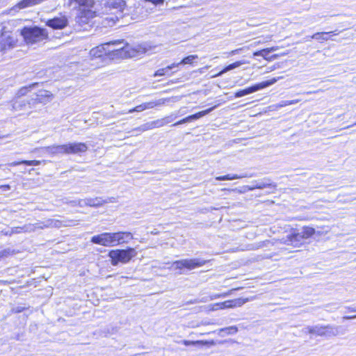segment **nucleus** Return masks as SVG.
Instances as JSON below:
<instances>
[{"mask_svg":"<svg viewBox=\"0 0 356 356\" xmlns=\"http://www.w3.org/2000/svg\"><path fill=\"white\" fill-rule=\"evenodd\" d=\"M78 220H60L54 218H49L42 222L26 224L22 227H15L11 228V234L30 233L37 229H42L49 227L60 228L61 227L74 226L78 225Z\"/></svg>","mask_w":356,"mask_h":356,"instance_id":"obj_1","label":"nucleus"},{"mask_svg":"<svg viewBox=\"0 0 356 356\" xmlns=\"http://www.w3.org/2000/svg\"><path fill=\"white\" fill-rule=\"evenodd\" d=\"M137 252L134 248H128L125 250H113L108 253V257L111 259V264L116 266L119 262L128 263L133 257H136Z\"/></svg>","mask_w":356,"mask_h":356,"instance_id":"obj_2","label":"nucleus"},{"mask_svg":"<svg viewBox=\"0 0 356 356\" xmlns=\"http://www.w3.org/2000/svg\"><path fill=\"white\" fill-rule=\"evenodd\" d=\"M25 41L27 43H35L44 40L47 35L44 29H40L37 26L34 27H25L22 31Z\"/></svg>","mask_w":356,"mask_h":356,"instance_id":"obj_3","label":"nucleus"},{"mask_svg":"<svg viewBox=\"0 0 356 356\" xmlns=\"http://www.w3.org/2000/svg\"><path fill=\"white\" fill-rule=\"evenodd\" d=\"M206 262L205 260L200 258L181 259L172 262L170 268L175 270H183L186 268L191 270L204 266Z\"/></svg>","mask_w":356,"mask_h":356,"instance_id":"obj_4","label":"nucleus"},{"mask_svg":"<svg viewBox=\"0 0 356 356\" xmlns=\"http://www.w3.org/2000/svg\"><path fill=\"white\" fill-rule=\"evenodd\" d=\"M118 43L116 44L112 45L113 47L111 49L107 48L108 54L111 56L118 57V58H127L131 57L129 49V46L128 44L124 43L123 40H117Z\"/></svg>","mask_w":356,"mask_h":356,"instance_id":"obj_5","label":"nucleus"},{"mask_svg":"<svg viewBox=\"0 0 356 356\" xmlns=\"http://www.w3.org/2000/svg\"><path fill=\"white\" fill-rule=\"evenodd\" d=\"M278 79L279 78H273L270 80L257 83L244 90H241L236 92L234 96L235 97H241L251 94L252 92H257L259 90H261L263 88H265L275 83L278 81Z\"/></svg>","mask_w":356,"mask_h":356,"instance_id":"obj_6","label":"nucleus"},{"mask_svg":"<svg viewBox=\"0 0 356 356\" xmlns=\"http://www.w3.org/2000/svg\"><path fill=\"white\" fill-rule=\"evenodd\" d=\"M125 6L124 0H100L99 6L102 13H108L113 10H121Z\"/></svg>","mask_w":356,"mask_h":356,"instance_id":"obj_7","label":"nucleus"},{"mask_svg":"<svg viewBox=\"0 0 356 356\" xmlns=\"http://www.w3.org/2000/svg\"><path fill=\"white\" fill-rule=\"evenodd\" d=\"M13 110L18 112H24L34 108L31 97L29 99L24 98H15L12 102Z\"/></svg>","mask_w":356,"mask_h":356,"instance_id":"obj_8","label":"nucleus"},{"mask_svg":"<svg viewBox=\"0 0 356 356\" xmlns=\"http://www.w3.org/2000/svg\"><path fill=\"white\" fill-rule=\"evenodd\" d=\"M309 236V234H307V236H305L304 234L293 232L286 235V237H283L280 241L282 243L285 245L297 247L302 243L305 237L307 238Z\"/></svg>","mask_w":356,"mask_h":356,"instance_id":"obj_9","label":"nucleus"},{"mask_svg":"<svg viewBox=\"0 0 356 356\" xmlns=\"http://www.w3.org/2000/svg\"><path fill=\"white\" fill-rule=\"evenodd\" d=\"M65 154H76L86 152L88 147L84 143H69L64 144Z\"/></svg>","mask_w":356,"mask_h":356,"instance_id":"obj_10","label":"nucleus"},{"mask_svg":"<svg viewBox=\"0 0 356 356\" xmlns=\"http://www.w3.org/2000/svg\"><path fill=\"white\" fill-rule=\"evenodd\" d=\"M54 98V95L49 90H39L31 97L34 106L38 104H46L50 102Z\"/></svg>","mask_w":356,"mask_h":356,"instance_id":"obj_11","label":"nucleus"},{"mask_svg":"<svg viewBox=\"0 0 356 356\" xmlns=\"http://www.w3.org/2000/svg\"><path fill=\"white\" fill-rule=\"evenodd\" d=\"M118 43V41H111L108 42H106L101 45H99L95 48H92L90 51V56L92 58H101L104 55L108 54L107 48L110 47V45H114Z\"/></svg>","mask_w":356,"mask_h":356,"instance_id":"obj_12","label":"nucleus"},{"mask_svg":"<svg viewBox=\"0 0 356 356\" xmlns=\"http://www.w3.org/2000/svg\"><path fill=\"white\" fill-rule=\"evenodd\" d=\"M254 298H236L234 300H226L225 302H218L220 309L234 308L236 307H241L245 303L250 300H252Z\"/></svg>","mask_w":356,"mask_h":356,"instance_id":"obj_13","label":"nucleus"},{"mask_svg":"<svg viewBox=\"0 0 356 356\" xmlns=\"http://www.w3.org/2000/svg\"><path fill=\"white\" fill-rule=\"evenodd\" d=\"M108 202H115V198L111 197H108L106 200H104L101 197H87L85 201V204L91 207H99Z\"/></svg>","mask_w":356,"mask_h":356,"instance_id":"obj_14","label":"nucleus"},{"mask_svg":"<svg viewBox=\"0 0 356 356\" xmlns=\"http://www.w3.org/2000/svg\"><path fill=\"white\" fill-rule=\"evenodd\" d=\"M277 187V185L274 183H272L268 179H264L261 181H254L252 183V185L249 186L248 187V189L249 191H253L254 189H264V188H269L270 190L275 191Z\"/></svg>","mask_w":356,"mask_h":356,"instance_id":"obj_15","label":"nucleus"},{"mask_svg":"<svg viewBox=\"0 0 356 356\" xmlns=\"http://www.w3.org/2000/svg\"><path fill=\"white\" fill-rule=\"evenodd\" d=\"M67 24V19L65 16H60L49 19L47 25L54 29H62Z\"/></svg>","mask_w":356,"mask_h":356,"instance_id":"obj_16","label":"nucleus"},{"mask_svg":"<svg viewBox=\"0 0 356 356\" xmlns=\"http://www.w3.org/2000/svg\"><path fill=\"white\" fill-rule=\"evenodd\" d=\"M215 108H216V106H213V107H211V108H210L209 109H207L205 111H202L198 112V113H197L195 114L189 115V116H188V117H186V118L179 120V122L175 123L173 124V126L179 125V124H184V123L190 122L191 121L197 120V119L204 116L205 115L209 113L210 112H211Z\"/></svg>","mask_w":356,"mask_h":356,"instance_id":"obj_17","label":"nucleus"},{"mask_svg":"<svg viewBox=\"0 0 356 356\" xmlns=\"http://www.w3.org/2000/svg\"><path fill=\"white\" fill-rule=\"evenodd\" d=\"M179 99H180V97H172L170 98H162V99H159L154 102H145L144 104H145V110H146V109L152 108L155 106H162V105L165 104L166 102H176L179 101Z\"/></svg>","mask_w":356,"mask_h":356,"instance_id":"obj_18","label":"nucleus"},{"mask_svg":"<svg viewBox=\"0 0 356 356\" xmlns=\"http://www.w3.org/2000/svg\"><path fill=\"white\" fill-rule=\"evenodd\" d=\"M90 241L92 243L101 245L103 246H109L108 232H104L98 235L93 236Z\"/></svg>","mask_w":356,"mask_h":356,"instance_id":"obj_19","label":"nucleus"},{"mask_svg":"<svg viewBox=\"0 0 356 356\" xmlns=\"http://www.w3.org/2000/svg\"><path fill=\"white\" fill-rule=\"evenodd\" d=\"M15 43L14 38L10 35L3 33L1 35V40L0 42V47L1 49H6L10 48Z\"/></svg>","mask_w":356,"mask_h":356,"instance_id":"obj_20","label":"nucleus"},{"mask_svg":"<svg viewBox=\"0 0 356 356\" xmlns=\"http://www.w3.org/2000/svg\"><path fill=\"white\" fill-rule=\"evenodd\" d=\"M245 63H247V62L245 60H238V61H236L235 63H233L227 65L225 68H223L218 73L215 74L211 76V78H215V77L220 76L222 75L223 74L226 73L227 72L230 71L232 70H234V69H235L236 67H238L241 65H242L243 64H245Z\"/></svg>","mask_w":356,"mask_h":356,"instance_id":"obj_21","label":"nucleus"},{"mask_svg":"<svg viewBox=\"0 0 356 356\" xmlns=\"http://www.w3.org/2000/svg\"><path fill=\"white\" fill-rule=\"evenodd\" d=\"M168 122H165L164 119L162 120H157L152 122H147L145 124H143L141 127L139 129L142 131H147L149 129H152L154 128L161 127H163L165 123Z\"/></svg>","mask_w":356,"mask_h":356,"instance_id":"obj_22","label":"nucleus"},{"mask_svg":"<svg viewBox=\"0 0 356 356\" xmlns=\"http://www.w3.org/2000/svg\"><path fill=\"white\" fill-rule=\"evenodd\" d=\"M216 332H218V334L223 337L225 334L232 335L238 332V327L235 325L220 328Z\"/></svg>","mask_w":356,"mask_h":356,"instance_id":"obj_23","label":"nucleus"},{"mask_svg":"<svg viewBox=\"0 0 356 356\" xmlns=\"http://www.w3.org/2000/svg\"><path fill=\"white\" fill-rule=\"evenodd\" d=\"M37 85L38 83H35L29 85V86L22 87L17 91L15 98H24V96H25L29 91H31V89L35 88Z\"/></svg>","mask_w":356,"mask_h":356,"instance_id":"obj_24","label":"nucleus"},{"mask_svg":"<svg viewBox=\"0 0 356 356\" xmlns=\"http://www.w3.org/2000/svg\"><path fill=\"white\" fill-rule=\"evenodd\" d=\"M119 244L128 243L130 240L133 239V235L129 232H119Z\"/></svg>","mask_w":356,"mask_h":356,"instance_id":"obj_25","label":"nucleus"},{"mask_svg":"<svg viewBox=\"0 0 356 356\" xmlns=\"http://www.w3.org/2000/svg\"><path fill=\"white\" fill-rule=\"evenodd\" d=\"M182 343L184 344L185 346H191V345H197V344H201V345H209V346H214L215 345V342L213 341H188V340H184L182 341Z\"/></svg>","mask_w":356,"mask_h":356,"instance_id":"obj_26","label":"nucleus"},{"mask_svg":"<svg viewBox=\"0 0 356 356\" xmlns=\"http://www.w3.org/2000/svg\"><path fill=\"white\" fill-rule=\"evenodd\" d=\"M79 7H83V10L92 7L95 3L94 0H74Z\"/></svg>","mask_w":356,"mask_h":356,"instance_id":"obj_27","label":"nucleus"},{"mask_svg":"<svg viewBox=\"0 0 356 356\" xmlns=\"http://www.w3.org/2000/svg\"><path fill=\"white\" fill-rule=\"evenodd\" d=\"M108 242L109 246H115L119 244L118 232L109 233L108 232Z\"/></svg>","mask_w":356,"mask_h":356,"instance_id":"obj_28","label":"nucleus"},{"mask_svg":"<svg viewBox=\"0 0 356 356\" xmlns=\"http://www.w3.org/2000/svg\"><path fill=\"white\" fill-rule=\"evenodd\" d=\"M108 242L109 246H115L119 244L118 232L109 233L108 232Z\"/></svg>","mask_w":356,"mask_h":356,"instance_id":"obj_29","label":"nucleus"},{"mask_svg":"<svg viewBox=\"0 0 356 356\" xmlns=\"http://www.w3.org/2000/svg\"><path fill=\"white\" fill-rule=\"evenodd\" d=\"M245 175H227L224 176L216 177V179L218 181H225V180H233L236 179H241L243 177H245Z\"/></svg>","mask_w":356,"mask_h":356,"instance_id":"obj_30","label":"nucleus"},{"mask_svg":"<svg viewBox=\"0 0 356 356\" xmlns=\"http://www.w3.org/2000/svg\"><path fill=\"white\" fill-rule=\"evenodd\" d=\"M51 149L53 151V156H57L59 154H65V146L63 145H51Z\"/></svg>","mask_w":356,"mask_h":356,"instance_id":"obj_31","label":"nucleus"},{"mask_svg":"<svg viewBox=\"0 0 356 356\" xmlns=\"http://www.w3.org/2000/svg\"><path fill=\"white\" fill-rule=\"evenodd\" d=\"M197 58H198L197 55H190V56H186L184 58H183L181 60L180 63H181L183 65L192 64L193 60L197 59Z\"/></svg>","mask_w":356,"mask_h":356,"instance_id":"obj_32","label":"nucleus"},{"mask_svg":"<svg viewBox=\"0 0 356 356\" xmlns=\"http://www.w3.org/2000/svg\"><path fill=\"white\" fill-rule=\"evenodd\" d=\"M298 102V100H282L277 105V108H282L291 104H294Z\"/></svg>","mask_w":356,"mask_h":356,"instance_id":"obj_33","label":"nucleus"},{"mask_svg":"<svg viewBox=\"0 0 356 356\" xmlns=\"http://www.w3.org/2000/svg\"><path fill=\"white\" fill-rule=\"evenodd\" d=\"M268 49H264L260 51H255L253 54L254 56H262L264 59L270 60V59L267 57V54H268Z\"/></svg>","mask_w":356,"mask_h":356,"instance_id":"obj_34","label":"nucleus"},{"mask_svg":"<svg viewBox=\"0 0 356 356\" xmlns=\"http://www.w3.org/2000/svg\"><path fill=\"white\" fill-rule=\"evenodd\" d=\"M145 110V104H142L140 105H138L136 106L135 108L130 109L128 111L127 113H131L134 112H141Z\"/></svg>","mask_w":356,"mask_h":356,"instance_id":"obj_35","label":"nucleus"},{"mask_svg":"<svg viewBox=\"0 0 356 356\" xmlns=\"http://www.w3.org/2000/svg\"><path fill=\"white\" fill-rule=\"evenodd\" d=\"M169 70H168V69H167V67L165 68L159 69L155 72L154 76L156 77V76H164L167 74V72Z\"/></svg>","mask_w":356,"mask_h":356,"instance_id":"obj_36","label":"nucleus"},{"mask_svg":"<svg viewBox=\"0 0 356 356\" xmlns=\"http://www.w3.org/2000/svg\"><path fill=\"white\" fill-rule=\"evenodd\" d=\"M23 164H25L26 165H38L40 164V161L37 160H32V161H27V160H22Z\"/></svg>","mask_w":356,"mask_h":356,"instance_id":"obj_37","label":"nucleus"},{"mask_svg":"<svg viewBox=\"0 0 356 356\" xmlns=\"http://www.w3.org/2000/svg\"><path fill=\"white\" fill-rule=\"evenodd\" d=\"M40 149L42 151L43 154L54 156L51 146L42 147Z\"/></svg>","mask_w":356,"mask_h":356,"instance_id":"obj_38","label":"nucleus"},{"mask_svg":"<svg viewBox=\"0 0 356 356\" xmlns=\"http://www.w3.org/2000/svg\"><path fill=\"white\" fill-rule=\"evenodd\" d=\"M237 289H233L230 290V291H229V292H227V293H222V294H216V295H214V296H213L211 297V299H214V298H221V297H222V298L226 297V296H227L231 295V294H232V292L233 291H235V290H237Z\"/></svg>","mask_w":356,"mask_h":356,"instance_id":"obj_39","label":"nucleus"},{"mask_svg":"<svg viewBox=\"0 0 356 356\" xmlns=\"http://www.w3.org/2000/svg\"><path fill=\"white\" fill-rule=\"evenodd\" d=\"M11 254V250L10 249H6L0 251V259L6 257Z\"/></svg>","mask_w":356,"mask_h":356,"instance_id":"obj_40","label":"nucleus"},{"mask_svg":"<svg viewBox=\"0 0 356 356\" xmlns=\"http://www.w3.org/2000/svg\"><path fill=\"white\" fill-rule=\"evenodd\" d=\"M208 308H209V310H210V311H216V310L220 309L218 302L209 305Z\"/></svg>","mask_w":356,"mask_h":356,"instance_id":"obj_41","label":"nucleus"},{"mask_svg":"<svg viewBox=\"0 0 356 356\" xmlns=\"http://www.w3.org/2000/svg\"><path fill=\"white\" fill-rule=\"evenodd\" d=\"M85 201H86V198L77 200V206H79L80 207L88 206V204H85Z\"/></svg>","mask_w":356,"mask_h":356,"instance_id":"obj_42","label":"nucleus"},{"mask_svg":"<svg viewBox=\"0 0 356 356\" xmlns=\"http://www.w3.org/2000/svg\"><path fill=\"white\" fill-rule=\"evenodd\" d=\"M179 65H181V63H180V62L177 63H173L170 65L167 66V69H168V70H170L173 69L174 67H178Z\"/></svg>","mask_w":356,"mask_h":356,"instance_id":"obj_43","label":"nucleus"},{"mask_svg":"<svg viewBox=\"0 0 356 356\" xmlns=\"http://www.w3.org/2000/svg\"><path fill=\"white\" fill-rule=\"evenodd\" d=\"M241 50H242V48L237 49H235V50H232V51L228 53V56H229L235 55L236 54H238Z\"/></svg>","mask_w":356,"mask_h":356,"instance_id":"obj_44","label":"nucleus"},{"mask_svg":"<svg viewBox=\"0 0 356 356\" xmlns=\"http://www.w3.org/2000/svg\"><path fill=\"white\" fill-rule=\"evenodd\" d=\"M20 164H23L22 161H14L8 164L9 166H17Z\"/></svg>","mask_w":356,"mask_h":356,"instance_id":"obj_45","label":"nucleus"},{"mask_svg":"<svg viewBox=\"0 0 356 356\" xmlns=\"http://www.w3.org/2000/svg\"><path fill=\"white\" fill-rule=\"evenodd\" d=\"M1 233L6 236H12L13 234H11V229L9 230H2Z\"/></svg>","mask_w":356,"mask_h":356,"instance_id":"obj_46","label":"nucleus"},{"mask_svg":"<svg viewBox=\"0 0 356 356\" xmlns=\"http://www.w3.org/2000/svg\"><path fill=\"white\" fill-rule=\"evenodd\" d=\"M266 49H268V52L270 53V52H272V51H277L278 49V47H270V48H266Z\"/></svg>","mask_w":356,"mask_h":356,"instance_id":"obj_47","label":"nucleus"},{"mask_svg":"<svg viewBox=\"0 0 356 356\" xmlns=\"http://www.w3.org/2000/svg\"><path fill=\"white\" fill-rule=\"evenodd\" d=\"M106 20H108V25H113L115 24V21L112 17H111L110 19L106 18Z\"/></svg>","mask_w":356,"mask_h":356,"instance_id":"obj_48","label":"nucleus"},{"mask_svg":"<svg viewBox=\"0 0 356 356\" xmlns=\"http://www.w3.org/2000/svg\"><path fill=\"white\" fill-rule=\"evenodd\" d=\"M270 243V241H263L257 247V248L263 247L266 243Z\"/></svg>","mask_w":356,"mask_h":356,"instance_id":"obj_49","label":"nucleus"},{"mask_svg":"<svg viewBox=\"0 0 356 356\" xmlns=\"http://www.w3.org/2000/svg\"><path fill=\"white\" fill-rule=\"evenodd\" d=\"M339 33V32L337 31L325 33V34H332V35H337Z\"/></svg>","mask_w":356,"mask_h":356,"instance_id":"obj_50","label":"nucleus"},{"mask_svg":"<svg viewBox=\"0 0 356 356\" xmlns=\"http://www.w3.org/2000/svg\"><path fill=\"white\" fill-rule=\"evenodd\" d=\"M0 188H3L4 190H9L10 188V186L9 185H2L0 186Z\"/></svg>","mask_w":356,"mask_h":356,"instance_id":"obj_51","label":"nucleus"},{"mask_svg":"<svg viewBox=\"0 0 356 356\" xmlns=\"http://www.w3.org/2000/svg\"><path fill=\"white\" fill-rule=\"evenodd\" d=\"M222 191H228V192H232V191H237V189H236V188H234V189H227V188H223V189H222Z\"/></svg>","mask_w":356,"mask_h":356,"instance_id":"obj_52","label":"nucleus"},{"mask_svg":"<svg viewBox=\"0 0 356 356\" xmlns=\"http://www.w3.org/2000/svg\"><path fill=\"white\" fill-rule=\"evenodd\" d=\"M329 332V331H328L327 328H325V331H323V332H322V334H327V332Z\"/></svg>","mask_w":356,"mask_h":356,"instance_id":"obj_53","label":"nucleus"},{"mask_svg":"<svg viewBox=\"0 0 356 356\" xmlns=\"http://www.w3.org/2000/svg\"><path fill=\"white\" fill-rule=\"evenodd\" d=\"M72 204L73 205L77 206V200L72 201Z\"/></svg>","mask_w":356,"mask_h":356,"instance_id":"obj_54","label":"nucleus"},{"mask_svg":"<svg viewBox=\"0 0 356 356\" xmlns=\"http://www.w3.org/2000/svg\"><path fill=\"white\" fill-rule=\"evenodd\" d=\"M151 234H158V232H156V230H154V231H152V232H151Z\"/></svg>","mask_w":356,"mask_h":356,"instance_id":"obj_55","label":"nucleus"},{"mask_svg":"<svg viewBox=\"0 0 356 356\" xmlns=\"http://www.w3.org/2000/svg\"><path fill=\"white\" fill-rule=\"evenodd\" d=\"M126 113L125 112H121V113H118V115H122V114H125Z\"/></svg>","mask_w":356,"mask_h":356,"instance_id":"obj_56","label":"nucleus"},{"mask_svg":"<svg viewBox=\"0 0 356 356\" xmlns=\"http://www.w3.org/2000/svg\"><path fill=\"white\" fill-rule=\"evenodd\" d=\"M191 302V303H196V302H197V301H196V300H194V301H193V302Z\"/></svg>","mask_w":356,"mask_h":356,"instance_id":"obj_57","label":"nucleus"},{"mask_svg":"<svg viewBox=\"0 0 356 356\" xmlns=\"http://www.w3.org/2000/svg\"><path fill=\"white\" fill-rule=\"evenodd\" d=\"M355 124H356V123H355Z\"/></svg>","mask_w":356,"mask_h":356,"instance_id":"obj_58","label":"nucleus"}]
</instances>
